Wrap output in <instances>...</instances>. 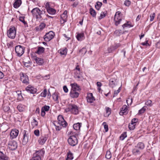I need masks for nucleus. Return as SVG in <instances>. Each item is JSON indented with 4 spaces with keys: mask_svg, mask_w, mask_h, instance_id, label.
<instances>
[{
    "mask_svg": "<svg viewBox=\"0 0 160 160\" xmlns=\"http://www.w3.org/2000/svg\"><path fill=\"white\" fill-rule=\"evenodd\" d=\"M45 12L44 10H41L38 8H35L31 11L32 16L37 20L41 19L42 18V15L45 14Z\"/></svg>",
    "mask_w": 160,
    "mask_h": 160,
    "instance_id": "nucleus-1",
    "label": "nucleus"
},
{
    "mask_svg": "<svg viewBox=\"0 0 160 160\" xmlns=\"http://www.w3.org/2000/svg\"><path fill=\"white\" fill-rule=\"evenodd\" d=\"M45 151L43 149L36 150L33 154V157L30 160H42Z\"/></svg>",
    "mask_w": 160,
    "mask_h": 160,
    "instance_id": "nucleus-2",
    "label": "nucleus"
},
{
    "mask_svg": "<svg viewBox=\"0 0 160 160\" xmlns=\"http://www.w3.org/2000/svg\"><path fill=\"white\" fill-rule=\"evenodd\" d=\"M66 112H70L74 115H77L79 113V108L78 107L73 104L69 105L68 107L65 109Z\"/></svg>",
    "mask_w": 160,
    "mask_h": 160,
    "instance_id": "nucleus-3",
    "label": "nucleus"
},
{
    "mask_svg": "<svg viewBox=\"0 0 160 160\" xmlns=\"http://www.w3.org/2000/svg\"><path fill=\"white\" fill-rule=\"evenodd\" d=\"M78 134H75L72 135L68 139V142L69 144L72 146H75L78 143V140L77 138Z\"/></svg>",
    "mask_w": 160,
    "mask_h": 160,
    "instance_id": "nucleus-4",
    "label": "nucleus"
},
{
    "mask_svg": "<svg viewBox=\"0 0 160 160\" xmlns=\"http://www.w3.org/2000/svg\"><path fill=\"white\" fill-rule=\"evenodd\" d=\"M16 30L14 27L11 26L8 30L7 33L8 37L11 39H14L16 36Z\"/></svg>",
    "mask_w": 160,
    "mask_h": 160,
    "instance_id": "nucleus-5",
    "label": "nucleus"
},
{
    "mask_svg": "<svg viewBox=\"0 0 160 160\" xmlns=\"http://www.w3.org/2000/svg\"><path fill=\"white\" fill-rule=\"evenodd\" d=\"M122 15L119 11L117 12L114 16V21L115 25L117 26L119 25L122 20Z\"/></svg>",
    "mask_w": 160,
    "mask_h": 160,
    "instance_id": "nucleus-6",
    "label": "nucleus"
},
{
    "mask_svg": "<svg viewBox=\"0 0 160 160\" xmlns=\"http://www.w3.org/2000/svg\"><path fill=\"white\" fill-rule=\"evenodd\" d=\"M24 48L21 45L16 46L15 50L17 56L18 57L22 56L24 52Z\"/></svg>",
    "mask_w": 160,
    "mask_h": 160,
    "instance_id": "nucleus-7",
    "label": "nucleus"
},
{
    "mask_svg": "<svg viewBox=\"0 0 160 160\" xmlns=\"http://www.w3.org/2000/svg\"><path fill=\"white\" fill-rule=\"evenodd\" d=\"M54 35V33L53 32L50 31L49 32L46 33L44 36V40L46 42L49 41L53 38Z\"/></svg>",
    "mask_w": 160,
    "mask_h": 160,
    "instance_id": "nucleus-8",
    "label": "nucleus"
},
{
    "mask_svg": "<svg viewBox=\"0 0 160 160\" xmlns=\"http://www.w3.org/2000/svg\"><path fill=\"white\" fill-rule=\"evenodd\" d=\"M23 138L22 143L23 145H25L28 141V131L25 130L23 131Z\"/></svg>",
    "mask_w": 160,
    "mask_h": 160,
    "instance_id": "nucleus-9",
    "label": "nucleus"
},
{
    "mask_svg": "<svg viewBox=\"0 0 160 160\" xmlns=\"http://www.w3.org/2000/svg\"><path fill=\"white\" fill-rule=\"evenodd\" d=\"M9 148L11 150H15L17 147V142L14 141H11L9 142L8 144Z\"/></svg>",
    "mask_w": 160,
    "mask_h": 160,
    "instance_id": "nucleus-10",
    "label": "nucleus"
},
{
    "mask_svg": "<svg viewBox=\"0 0 160 160\" xmlns=\"http://www.w3.org/2000/svg\"><path fill=\"white\" fill-rule=\"evenodd\" d=\"M48 138V135L45 134L41 136L38 140V142L40 144L43 145L46 142Z\"/></svg>",
    "mask_w": 160,
    "mask_h": 160,
    "instance_id": "nucleus-11",
    "label": "nucleus"
},
{
    "mask_svg": "<svg viewBox=\"0 0 160 160\" xmlns=\"http://www.w3.org/2000/svg\"><path fill=\"white\" fill-rule=\"evenodd\" d=\"M25 89L28 92L32 94L36 93L37 91V89L32 87L31 85H29Z\"/></svg>",
    "mask_w": 160,
    "mask_h": 160,
    "instance_id": "nucleus-12",
    "label": "nucleus"
},
{
    "mask_svg": "<svg viewBox=\"0 0 160 160\" xmlns=\"http://www.w3.org/2000/svg\"><path fill=\"white\" fill-rule=\"evenodd\" d=\"M21 79L23 83L26 85L29 84L28 77L25 74H24L23 73H22V76L21 77Z\"/></svg>",
    "mask_w": 160,
    "mask_h": 160,
    "instance_id": "nucleus-13",
    "label": "nucleus"
},
{
    "mask_svg": "<svg viewBox=\"0 0 160 160\" xmlns=\"http://www.w3.org/2000/svg\"><path fill=\"white\" fill-rule=\"evenodd\" d=\"M128 107L126 105H124L122 108L120 109V111L119 112V114L122 116L123 115H126L128 114Z\"/></svg>",
    "mask_w": 160,
    "mask_h": 160,
    "instance_id": "nucleus-14",
    "label": "nucleus"
},
{
    "mask_svg": "<svg viewBox=\"0 0 160 160\" xmlns=\"http://www.w3.org/2000/svg\"><path fill=\"white\" fill-rule=\"evenodd\" d=\"M87 101L88 102L91 104L94 101H95V99L93 96L92 93H90L88 94L87 97Z\"/></svg>",
    "mask_w": 160,
    "mask_h": 160,
    "instance_id": "nucleus-15",
    "label": "nucleus"
},
{
    "mask_svg": "<svg viewBox=\"0 0 160 160\" xmlns=\"http://www.w3.org/2000/svg\"><path fill=\"white\" fill-rule=\"evenodd\" d=\"M18 131L17 129L12 130L10 133L11 138L12 139L15 138L18 136Z\"/></svg>",
    "mask_w": 160,
    "mask_h": 160,
    "instance_id": "nucleus-16",
    "label": "nucleus"
},
{
    "mask_svg": "<svg viewBox=\"0 0 160 160\" xmlns=\"http://www.w3.org/2000/svg\"><path fill=\"white\" fill-rule=\"evenodd\" d=\"M78 91L71 90L70 93V96L72 98H77L79 96Z\"/></svg>",
    "mask_w": 160,
    "mask_h": 160,
    "instance_id": "nucleus-17",
    "label": "nucleus"
},
{
    "mask_svg": "<svg viewBox=\"0 0 160 160\" xmlns=\"http://www.w3.org/2000/svg\"><path fill=\"white\" fill-rule=\"evenodd\" d=\"M70 85L72 87L71 90H73L77 91H80V87L76 83H71Z\"/></svg>",
    "mask_w": 160,
    "mask_h": 160,
    "instance_id": "nucleus-18",
    "label": "nucleus"
},
{
    "mask_svg": "<svg viewBox=\"0 0 160 160\" xmlns=\"http://www.w3.org/2000/svg\"><path fill=\"white\" fill-rule=\"evenodd\" d=\"M22 3V0H15L13 4V7L16 8H18L21 5Z\"/></svg>",
    "mask_w": 160,
    "mask_h": 160,
    "instance_id": "nucleus-19",
    "label": "nucleus"
},
{
    "mask_svg": "<svg viewBox=\"0 0 160 160\" xmlns=\"http://www.w3.org/2000/svg\"><path fill=\"white\" fill-rule=\"evenodd\" d=\"M34 59L36 61V62L39 65H42L43 63V60L41 58L35 57Z\"/></svg>",
    "mask_w": 160,
    "mask_h": 160,
    "instance_id": "nucleus-20",
    "label": "nucleus"
},
{
    "mask_svg": "<svg viewBox=\"0 0 160 160\" xmlns=\"http://www.w3.org/2000/svg\"><path fill=\"white\" fill-rule=\"evenodd\" d=\"M8 157L0 151V160H8Z\"/></svg>",
    "mask_w": 160,
    "mask_h": 160,
    "instance_id": "nucleus-21",
    "label": "nucleus"
},
{
    "mask_svg": "<svg viewBox=\"0 0 160 160\" xmlns=\"http://www.w3.org/2000/svg\"><path fill=\"white\" fill-rule=\"evenodd\" d=\"M84 33H78L76 36V38L78 41H81L84 39Z\"/></svg>",
    "mask_w": 160,
    "mask_h": 160,
    "instance_id": "nucleus-22",
    "label": "nucleus"
},
{
    "mask_svg": "<svg viewBox=\"0 0 160 160\" xmlns=\"http://www.w3.org/2000/svg\"><path fill=\"white\" fill-rule=\"evenodd\" d=\"M68 16L62 14L61 15L60 21L61 24H63L64 22L67 21V18Z\"/></svg>",
    "mask_w": 160,
    "mask_h": 160,
    "instance_id": "nucleus-23",
    "label": "nucleus"
},
{
    "mask_svg": "<svg viewBox=\"0 0 160 160\" xmlns=\"http://www.w3.org/2000/svg\"><path fill=\"white\" fill-rule=\"evenodd\" d=\"M47 10L48 13L51 15H54L56 13V10L51 8L48 9Z\"/></svg>",
    "mask_w": 160,
    "mask_h": 160,
    "instance_id": "nucleus-24",
    "label": "nucleus"
},
{
    "mask_svg": "<svg viewBox=\"0 0 160 160\" xmlns=\"http://www.w3.org/2000/svg\"><path fill=\"white\" fill-rule=\"evenodd\" d=\"M81 126V123H77L74 124L73 125V128L76 130H79Z\"/></svg>",
    "mask_w": 160,
    "mask_h": 160,
    "instance_id": "nucleus-25",
    "label": "nucleus"
},
{
    "mask_svg": "<svg viewBox=\"0 0 160 160\" xmlns=\"http://www.w3.org/2000/svg\"><path fill=\"white\" fill-rule=\"evenodd\" d=\"M17 108L19 111L20 112H23L25 110L24 106L22 104H19L18 105V106Z\"/></svg>",
    "mask_w": 160,
    "mask_h": 160,
    "instance_id": "nucleus-26",
    "label": "nucleus"
},
{
    "mask_svg": "<svg viewBox=\"0 0 160 160\" xmlns=\"http://www.w3.org/2000/svg\"><path fill=\"white\" fill-rule=\"evenodd\" d=\"M45 48L42 47H39L36 52L38 54H41L44 52Z\"/></svg>",
    "mask_w": 160,
    "mask_h": 160,
    "instance_id": "nucleus-27",
    "label": "nucleus"
},
{
    "mask_svg": "<svg viewBox=\"0 0 160 160\" xmlns=\"http://www.w3.org/2000/svg\"><path fill=\"white\" fill-rule=\"evenodd\" d=\"M73 158L72 154L69 152L67 154V157L66 158V160H71Z\"/></svg>",
    "mask_w": 160,
    "mask_h": 160,
    "instance_id": "nucleus-28",
    "label": "nucleus"
},
{
    "mask_svg": "<svg viewBox=\"0 0 160 160\" xmlns=\"http://www.w3.org/2000/svg\"><path fill=\"white\" fill-rule=\"evenodd\" d=\"M59 52L62 55H66L67 53V49L66 48L63 49H60Z\"/></svg>",
    "mask_w": 160,
    "mask_h": 160,
    "instance_id": "nucleus-29",
    "label": "nucleus"
},
{
    "mask_svg": "<svg viewBox=\"0 0 160 160\" xmlns=\"http://www.w3.org/2000/svg\"><path fill=\"white\" fill-rule=\"evenodd\" d=\"M144 147V143L142 142H139L137 145V148L141 149H143Z\"/></svg>",
    "mask_w": 160,
    "mask_h": 160,
    "instance_id": "nucleus-30",
    "label": "nucleus"
},
{
    "mask_svg": "<svg viewBox=\"0 0 160 160\" xmlns=\"http://www.w3.org/2000/svg\"><path fill=\"white\" fill-rule=\"evenodd\" d=\"M102 5V4L101 2H97V4L95 6L96 8L98 10H99Z\"/></svg>",
    "mask_w": 160,
    "mask_h": 160,
    "instance_id": "nucleus-31",
    "label": "nucleus"
},
{
    "mask_svg": "<svg viewBox=\"0 0 160 160\" xmlns=\"http://www.w3.org/2000/svg\"><path fill=\"white\" fill-rule=\"evenodd\" d=\"M136 124L132 122L130 123L128 125V128L130 130H133L135 128Z\"/></svg>",
    "mask_w": 160,
    "mask_h": 160,
    "instance_id": "nucleus-32",
    "label": "nucleus"
},
{
    "mask_svg": "<svg viewBox=\"0 0 160 160\" xmlns=\"http://www.w3.org/2000/svg\"><path fill=\"white\" fill-rule=\"evenodd\" d=\"M115 80L114 81L112 79H111L110 80L109 85V86L112 88L114 87L115 86Z\"/></svg>",
    "mask_w": 160,
    "mask_h": 160,
    "instance_id": "nucleus-33",
    "label": "nucleus"
},
{
    "mask_svg": "<svg viewBox=\"0 0 160 160\" xmlns=\"http://www.w3.org/2000/svg\"><path fill=\"white\" fill-rule=\"evenodd\" d=\"M24 18H25L24 17H22V16L20 17L19 20L21 22H23V23L24 24V25H27V26H28L27 23L25 21Z\"/></svg>",
    "mask_w": 160,
    "mask_h": 160,
    "instance_id": "nucleus-34",
    "label": "nucleus"
},
{
    "mask_svg": "<svg viewBox=\"0 0 160 160\" xmlns=\"http://www.w3.org/2000/svg\"><path fill=\"white\" fill-rule=\"evenodd\" d=\"M90 13L93 17H95L96 15V12L92 8H91L90 9Z\"/></svg>",
    "mask_w": 160,
    "mask_h": 160,
    "instance_id": "nucleus-35",
    "label": "nucleus"
},
{
    "mask_svg": "<svg viewBox=\"0 0 160 160\" xmlns=\"http://www.w3.org/2000/svg\"><path fill=\"white\" fill-rule=\"evenodd\" d=\"M59 124H60V125L62 126L63 127H66L67 125V123L64 120L63 121L60 122Z\"/></svg>",
    "mask_w": 160,
    "mask_h": 160,
    "instance_id": "nucleus-36",
    "label": "nucleus"
},
{
    "mask_svg": "<svg viewBox=\"0 0 160 160\" xmlns=\"http://www.w3.org/2000/svg\"><path fill=\"white\" fill-rule=\"evenodd\" d=\"M53 99L55 101H58V95L57 93H55L52 95Z\"/></svg>",
    "mask_w": 160,
    "mask_h": 160,
    "instance_id": "nucleus-37",
    "label": "nucleus"
},
{
    "mask_svg": "<svg viewBox=\"0 0 160 160\" xmlns=\"http://www.w3.org/2000/svg\"><path fill=\"white\" fill-rule=\"evenodd\" d=\"M127 137L126 132H124L122 133L120 137V139L123 140Z\"/></svg>",
    "mask_w": 160,
    "mask_h": 160,
    "instance_id": "nucleus-38",
    "label": "nucleus"
},
{
    "mask_svg": "<svg viewBox=\"0 0 160 160\" xmlns=\"http://www.w3.org/2000/svg\"><path fill=\"white\" fill-rule=\"evenodd\" d=\"M112 156L111 152L109 151H107L106 152L105 157L107 159H109L111 158Z\"/></svg>",
    "mask_w": 160,
    "mask_h": 160,
    "instance_id": "nucleus-39",
    "label": "nucleus"
},
{
    "mask_svg": "<svg viewBox=\"0 0 160 160\" xmlns=\"http://www.w3.org/2000/svg\"><path fill=\"white\" fill-rule=\"evenodd\" d=\"M50 108V107L48 106L45 105L42 107V110L45 111H49Z\"/></svg>",
    "mask_w": 160,
    "mask_h": 160,
    "instance_id": "nucleus-40",
    "label": "nucleus"
},
{
    "mask_svg": "<svg viewBox=\"0 0 160 160\" xmlns=\"http://www.w3.org/2000/svg\"><path fill=\"white\" fill-rule=\"evenodd\" d=\"M58 123H60V122H61L64 120L63 116L61 115H59L58 116Z\"/></svg>",
    "mask_w": 160,
    "mask_h": 160,
    "instance_id": "nucleus-41",
    "label": "nucleus"
},
{
    "mask_svg": "<svg viewBox=\"0 0 160 160\" xmlns=\"http://www.w3.org/2000/svg\"><path fill=\"white\" fill-rule=\"evenodd\" d=\"M146 105L149 106H151L152 105V101L151 100H148L145 102Z\"/></svg>",
    "mask_w": 160,
    "mask_h": 160,
    "instance_id": "nucleus-42",
    "label": "nucleus"
},
{
    "mask_svg": "<svg viewBox=\"0 0 160 160\" xmlns=\"http://www.w3.org/2000/svg\"><path fill=\"white\" fill-rule=\"evenodd\" d=\"M106 13L104 12H102L100 15V16L98 17V19L100 20L104 18L106 16Z\"/></svg>",
    "mask_w": 160,
    "mask_h": 160,
    "instance_id": "nucleus-43",
    "label": "nucleus"
},
{
    "mask_svg": "<svg viewBox=\"0 0 160 160\" xmlns=\"http://www.w3.org/2000/svg\"><path fill=\"white\" fill-rule=\"evenodd\" d=\"M47 93V90L46 89H44V91L41 93V96L42 97H46Z\"/></svg>",
    "mask_w": 160,
    "mask_h": 160,
    "instance_id": "nucleus-44",
    "label": "nucleus"
},
{
    "mask_svg": "<svg viewBox=\"0 0 160 160\" xmlns=\"http://www.w3.org/2000/svg\"><path fill=\"white\" fill-rule=\"evenodd\" d=\"M106 111L107 114V116H108L111 114V109L110 108L108 107L106 108Z\"/></svg>",
    "mask_w": 160,
    "mask_h": 160,
    "instance_id": "nucleus-45",
    "label": "nucleus"
},
{
    "mask_svg": "<svg viewBox=\"0 0 160 160\" xmlns=\"http://www.w3.org/2000/svg\"><path fill=\"white\" fill-rule=\"evenodd\" d=\"M102 125H103L104 126V128L105 130V131L106 132H108V125L106 124V123L105 122H103L102 123Z\"/></svg>",
    "mask_w": 160,
    "mask_h": 160,
    "instance_id": "nucleus-46",
    "label": "nucleus"
},
{
    "mask_svg": "<svg viewBox=\"0 0 160 160\" xmlns=\"http://www.w3.org/2000/svg\"><path fill=\"white\" fill-rule=\"evenodd\" d=\"M79 52L82 53V55H84L86 52L87 50L85 48H83L80 50Z\"/></svg>",
    "mask_w": 160,
    "mask_h": 160,
    "instance_id": "nucleus-47",
    "label": "nucleus"
},
{
    "mask_svg": "<svg viewBox=\"0 0 160 160\" xmlns=\"http://www.w3.org/2000/svg\"><path fill=\"white\" fill-rule=\"evenodd\" d=\"M131 4V2L129 0H126L124 2V4L127 6H129Z\"/></svg>",
    "mask_w": 160,
    "mask_h": 160,
    "instance_id": "nucleus-48",
    "label": "nucleus"
},
{
    "mask_svg": "<svg viewBox=\"0 0 160 160\" xmlns=\"http://www.w3.org/2000/svg\"><path fill=\"white\" fill-rule=\"evenodd\" d=\"M3 109L5 112H7L9 110L10 108L8 106H5L3 107Z\"/></svg>",
    "mask_w": 160,
    "mask_h": 160,
    "instance_id": "nucleus-49",
    "label": "nucleus"
},
{
    "mask_svg": "<svg viewBox=\"0 0 160 160\" xmlns=\"http://www.w3.org/2000/svg\"><path fill=\"white\" fill-rule=\"evenodd\" d=\"M145 110V108L143 107L139 111L138 114H141L144 112Z\"/></svg>",
    "mask_w": 160,
    "mask_h": 160,
    "instance_id": "nucleus-50",
    "label": "nucleus"
},
{
    "mask_svg": "<svg viewBox=\"0 0 160 160\" xmlns=\"http://www.w3.org/2000/svg\"><path fill=\"white\" fill-rule=\"evenodd\" d=\"M32 124L35 126H37L38 125V122L35 119H33V121L32 122Z\"/></svg>",
    "mask_w": 160,
    "mask_h": 160,
    "instance_id": "nucleus-51",
    "label": "nucleus"
},
{
    "mask_svg": "<svg viewBox=\"0 0 160 160\" xmlns=\"http://www.w3.org/2000/svg\"><path fill=\"white\" fill-rule=\"evenodd\" d=\"M126 102L128 106L129 105V104H131L132 102V99L128 98L127 100H126Z\"/></svg>",
    "mask_w": 160,
    "mask_h": 160,
    "instance_id": "nucleus-52",
    "label": "nucleus"
},
{
    "mask_svg": "<svg viewBox=\"0 0 160 160\" xmlns=\"http://www.w3.org/2000/svg\"><path fill=\"white\" fill-rule=\"evenodd\" d=\"M34 134L37 136H39L40 134L39 131L37 129L34 131Z\"/></svg>",
    "mask_w": 160,
    "mask_h": 160,
    "instance_id": "nucleus-53",
    "label": "nucleus"
},
{
    "mask_svg": "<svg viewBox=\"0 0 160 160\" xmlns=\"http://www.w3.org/2000/svg\"><path fill=\"white\" fill-rule=\"evenodd\" d=\"M155 14L154 13L151 14L150 15V20L151 21H152L155 17Z\"/></svg>",
    "mask_w": 160,
    "mask_h": 160,
    "instance_id": "nucleus-54",
    "label": "nucleus"
},
{
    "mask_svg": "<svg viewBox=\"0 0 160 160\" xmlns=\"http://www.w3.org/2000/svg\"><path fill=\"white\" fill-rule=\"evenodd\" d=\"M45 25L44 23H42L40 24V25L39 26V28H40V30H42L45 27Z\"/></svg>",
    "mask_w": 160,
    "mask_h": 160,
    "instance_id": "nucleus-55",
    "label": "nucleus"
},
{
    "mask_svg": "<svg viewBox=\"0 0 160 160\" xmlns=\"http://www.w3.org/2000/svg\"><path fill=\"white\" fill-rule=\"evenodd\" d=\"M133 153L135 155L139 154L140 151L139 150L137 149H134L133 150Z\"/></svg>",
    "mask_w": 160,
    "mask_h": 160,
    "instance_id": "nucleus-56",
    "label": "nucleus"
},
{
    "mask_svg": "<svg viewBox=\"0 0 160 160\" xmlns=\"http://www.w3.org/2000/svg\"><path fill=\"white\" fill-rule=\"evenodd\" d=\"M138 119L136 118H134L132 119L131 122L136 124V123L138 122Z\"/></svg>",
    "mask_w": 160,
    "mask_h": 160,
    "instance_id": "nucleus-57",
    "label": "nucleus"
},
{
    "mask_svg": "<svg viewBox=\"0 0 160 160\" xmlns=\"http://www.w3.org/2000/svg\"><path fill=\"white\" fill-rule=\"evenodd\" d=\"M128 22H127V23H125L124 24H123L122 25V27L123 28H124L125 27H131L130 25L128 24Z\"/></svg>",
    "mask_w": 160,
    "mask_h": 160,
    "instance_id": "nucleus-58",
    "label": "nucleus"
},
{
    "mask_svg": "<svg viewBox=\"0 0 160 160\" xmlns=\"http://www.w3.org/2000/svg\"><path fill=\"white\" fill-rule=\"evenodd\" d=\"M74 77L76 78H80V75L79 73H78L75 72L74 75Z\"/></svg>",
    "mask_w": 160,
    "mask_h": 160,
    "instance_id": "nucleus-59",
    "label": "nucleus"
},
{
    "mask_svg": "<svg viewBox=\"0 0 160 160\" xmlns=\"http://www.w3.org/2000/svg\"><path fill=\"white\" fill-rule=\"evenodd\" d=\"M54 124L56 127V130L59 131L61 129V127L60 125L59 126H57L55 125V124Z\"/></svg>",
    "mask_w": 160,
    "mask_h": 160,
    "instance_id": "nucleus-60",
    "label": "nucleus"
},
{
    "mask_svg": "<svg viewBox=\"0 0 160 160\" xmlns=\"http://www.w3.org/2000/svg\"><path fill=\"white\" fill-rule=\"evenodd\" d=\"M50 8L51 7H50L49 2H47L45 4V8H46L47 10Z\"/></svg>",
    "mask_w": 160,
    "mask_h": 160,
    "instance_id": "nucleus-61",
    "label": "nucleus"
},
{
    "mask_svg": "<svg viewBox=\"0 0 160 160\" xmlns=\"http://www.w3.org/2000/svg\"><path fill=\"white\" fill-rule=\"evenodd\" d=\"M114 50V47L112 46L108 49V52L109 53L111 52L112 50Z\"/></svg>",
    "mask_w": 160,
    "mask_h": 160,
    "instance_id": "nucleus-62",
    "label": "nucleus"
},
{
    "mask_svg": "<svg viewBox=\"0 0 160 160\" xmlns=\"http://www.w3.org/2000/svg\"><path fill=\"white\" fill-rule=\"evenodd\" d=\"M63 89L65 92H67L68 91V89L66 86H64L63 87Z\"/></svg>",
    "mask_w": 160,
    "mask_h": 160,
    "instance_id": "nucleus-63",
    "label": "nucleus"
},
{
    "mask_svg": "<svg viewBox=\"0 0 160 160\" xmlns=\"http://www.w3.org/2000/svg\"><path fill=\"white\" fill-rule=\"evenodd\" d=\"M120 44L119 43L117 44L114 46H113L114 47V49L115 50L116 49H117L118 47H119L120 46Z\"/></svg>",
    "mask_w": 160,
    "mask_h": 160,
    "instance_id": "nucleus-64",
    "label": "nucleus"
}]
</instances>
